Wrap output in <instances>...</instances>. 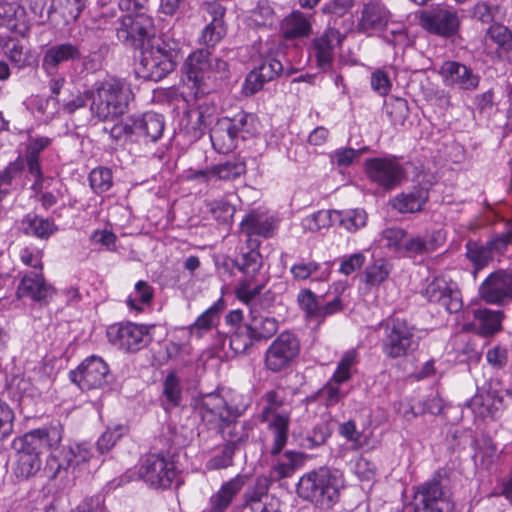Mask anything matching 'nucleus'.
Segmentation results:
<instances>
[{
	"instance_id": "de8ad7c7",
	"label": "nucleus",
	"mask_w": 512,
	"mask_h": 512,
	"mask_svg": "<svg viewBox=\"0 0 512 512\" xmlns=\"http://www.w3.org/2000/svg\"><path fill=\"white\" fill-rule=\"evenodd\" d=\"M338 434L345 438L351 445L352 450H359L367 444V438L363 432L357 428L354 420H348L339 424Z\"/></svg>"
},
{
	"instance_id": "f03ea898",
	"label": "nucleus",
	"mask_w": 512,
	"mask_h": 512,
	"mask_svg": "<svg viewBox=\"0 0 512 512\" xmlns=\"http://www.w3.org/2000/svg\"><path fill=\"white\" fill-rule=\"evenodd\" d=\"M344 488L345 478L340 470L321 467L301 476L297 492L301 498L316 506L329 509L339 501Z\"/></svg>"
},
{
	"instance_id": "2eb2a0df",
	"label": "nucleus",
	"mask_w": 512,
	"mask_h": 512,
	"mask_svg": "<svg viewBox=\"0 0 512 512\" xmlns=\"http://www.w3.org/2000/svg\"><path fill=\"white\" fill-rule=\"evenodd\" d=\"M438 73L446 87L462 91L476 90L481 79L470 67L453 60L444 61Z\"/></svg>"
},
{
	"instance_id": "3c124183",
	"label": "nucleus",
	"mask_w": 512,
	"mask_h": 512,
	"mask_svg": "<svg viewBox=\"0 0 512 512\" xmlns=\"http://www.w3.org/2000/svg\"><path fill=\"white\" fill-rule=\"evenodd\" d=\"M391 265L384 259H377L365 269L366 282L370 285H380L385 281L390 272Z\"/></svg>"
},
{
	"instance_id": "dca6fc26",
	"label": "nucleus",
	"mask_w": 512,
	"mask_h": 512,
	"mask_svg": "<svg viewBox=\"0 0 512 512\" xmlns=\"http://www.w3.org/2000/svg\"><path fill=\"white\" fill-rule=\"evenodd\" d=\"M479 295L491 305L512 302V272L498 270L491 273L480 285Z\"/></svg>"
},
{
	"instance_id": "13d9d810",
	"label": "nucleus",
	"mask_w": 512,
	"mask_h": 512,
	"mask_svg": "<svg viewBox=\"0 0 512 512\" xmlns=\"http://www.w3.org/2000/svg\"><path fill=\"white\" fill-rule=\"evenodd\" d=\"M13 449H21L24 448L28 451L37 453V456L45 451L42 444L40 436L37 434L36 429H33L23 436L15 438L12 443Z\"/></svg>"
},
{
	"instance_id": "20e7f679",
	"label": "nucleus",
	"mask_w": 512,
	"mask_h": 512,
	"mask_svg": "<svg viewBox=\"0 0 512 512\" xmlns=\"http://www.w3.org/2000/svg\"><path fill=\"white\" fill-rule=\"evenodd\" d=\"M446 482V472L438 471L432 479L418 486L410 504L412 511L452 512L454 505Z\"/></svg>"
},
{
	"instance_id": "cd10ccee",
	"label": "nucleus",
	"mask_w": 512,
	"mask_h": 512,
	"mask_svg": "<svg viewBox=\"0 0 512 512\" xmlns=\"http://www.w3.org/2000/svg\"><path fill=\"white\" fill-rule=\"evenodd\" d=\"M241 232L247 237L251 246H257L258 243L253 239L255 236L264 238L273 235L275 226L271 218L266 215L252 212L244 217L240 224Z\"/></svg>"
},
{
	"instance_id": "69168bd1",
	"label": "nucleus",
	"mask_w": 512,
	"mask_h": 512,
	"mask_svg": "<svg viewBox=\"0 0 512 512\" xmlns=\"http://www.w3.org/2000/svg\"><path fill=\"white\" fill-rule=\"evenodd\" d=\"M209 207L213 217L223 223L230 222L235 213L234 206L224 199L212 201Z\"/></svg>"
},
{
	"instance_id": "7ed1b4c3",
	"label": "nucleus",
	"mask_w": 512,
	"mask_h": 512,
	"mask_svg": "<svg viewBox=\"0 0 512 512\" xmlns=\"http://www.w3.org/2000/svg\"><path fill=\"white\" fill-rule=\"evenodd\" d=\"M242 273L235 287L236 298L246 305H252L267 283V277L260 272L262 256L256 249L243 253L235 262Z\"/></svg>"
},
{
	"instance_id": "8fccbe9b",
	"label": "nucleus",
	"mask_w": 512,
	"mask_h": 512,
	"mask_svg": "<svg viewBox=\"0 0 512 512\" xmlns=\"http://www.w3.org/2000/svg\"><path fill=\"white\" fill-rule=\"evenodd\" d=\"M254 117L245 112L237 113L233 118H229L230 128L237 139L245 140L254 132Z\"/></svg>"
},
{
	"instance_id": "9b49d317",
	"label": "nucleus",
	"mask_w": 512,
	"mask_h": 512,
	"mask_svg": "<svg viewBox=\"0 0 512 512\" xmlns=\"http://www.w3.org/2000/svg\"><path fill=\"white\" fill-rule=\"evenodd\" d=\"M109 342L125 352H137L149 344V329L131 322L110 325L107 328Z\"/></svg>"
},
{
	"instance_id": "a19ab883",
	"label": "nucleus",
	"mask_w": 512,
	"mask_h": 512,
	"mask_svg": "<svg viewBox=\"0 0 512 512\" xmlns=\"http://www.w3.org/2000/svg\"><path fill=\"white\" fill-rule=\"evenodd\" d=\"M336 223L349 232H356L367 224V213L361 208L344 211L334 210Z\"/></svg>"
},
{
	"instance_id": "e433bc0d",
	"label": "nucleus",
	"mask_w": 512,
	"mask_h": 512,
	"mask_svg": "<svg viewBox=\"0 0 512 512\" xmlns=\"http://www.w3.org/2000/svg\"><path fill=\"white\" fill-rule=\"evenodd\" d=\"M14 450L16 451L15 476L24 480L36 475L42 465L41 457L37 456V453L24 448Z\"/></svg>"
},
{
	"instance_id": "9d476101",
	"label": "nucleus",
	"mask_w": 512,
	"mask_h": 512,
	"mask_svg": "<svg viewBox=\"0 0 512 512\" xmlns=\"http://www.w3.org/2000/svg\"><path fill=\"white\" fill-rule=\"evenodd\" d=\"M177 473L175 463L160 454L146 455L138 468L139 477L152 488L170 487Z\"/></svg>"
},
{
	"instance_id": "338daca9",
	"label": "nucleus",
	"mask_w": 512,
	"mask_h": 512,
	"mask_svg": "<svg viewBox=\"0 0 512 512\" xmlns=\"http://www.w3.org/2000/svg\"><path fill=\"white\" fill-rule=\"evenodd\" d=\"M251 19L257 26L272 25L274 21V11L268 2L260 1L251 12Z\"/></svg>"
},
{
	"instance_id": "864d4df0",
	"label": "nucleus",
	"mask_w": 512,
	"mask_h": 512,
	"mask_svg": "<svg viewBox=\"0 0 512 512\" xmlns=\"http://www.w3.org/2000/svg\"><path fill=\"white\" fill-rule=\"evenodd\" d=\"M466 249L467 258L473 263L476 271L485 267L492 259V254L488 246L469 241L466 244Z\"/></svg>"
},
{
	"instance_id": "4468645a",
	"label": "nucleus",
	"mask_w": 512,
	"mask_h": 512,
	"mask_svg": "<svg viewBox=\"0 0 512 512\" xmlns=\"http://www.w3.org/2000/svg\"><path fill=\"white\" fill-rule=\"evenodd\" d=\"M423 296L432 303L443 306L449 313H456L462 308V298L455 282L445 277H436L427 284Z\"/></svg>"
},
{
	"instance_id": "ea45409f",
	"label": "nucleus",
	"mask_w": 512,
	"mask_h": 512,
	"mask_svg": "<svg viewBox=\"0 0 512 512\" xmlns=\"http://www.w3.org/2000/svg\"><path fill=\"white\" fill-rule=\"evenodd\" d=\"M22 225L25 234L41 239H47L57 231V226L53 221L35 214H28L23 219Z\"/></svg>"
},
{
	"instance_id": "680f3d73",
	"label": "nucleus",
	"mask_w": 512,
	"mask_h": 512,
	"mask_svg": "<svg viewBox=\"0 0 512 512\" xmlns=\"http://www.w3.org/2000/svg\"><path fill=\"white\" fill-rule=\"evenodd\" d=\"M124 433L125 427L122 425H116L113 428H107V430L100 436L97 441V450L101 454L108 452Z\"/></svg>"
},
{
	"instance_id": "f3484780",
	"label": "nucleus",
	"mask_w": 512,
	"mask_h": 512,
	"mask_svg": "<svg viewBox=\"0 0 512 512\" xmlns=\"http://www.w3.org/2000/svg\"><path fill=\"white\" fill-rule=\"evenodd\" d=\"M261 421L267 424L266 432L261 438L262 449L271 456H276L288 442L290 415H274Z\"/></svg>"
},
{
	"instance_id": "603ef678",
	"label": "nucleus",
	"mask_w": 512,
	"mask_h": 512,
	"mask_svg": "<svg viewBox=\"0 0 512 512\" xmlns=\"http://www.w3.org/2000/svg\"><path fill=\"white\" fill-rule=\"evenodd\" d=\"M163 395L170 407L179 405L182 396L181 381L174 372L169 373L163 382Z\"/></svg>"
},
{
	"instance_id": "bf43d9fd",
	"label": "nucleus",
	"mask_w": 512,
	"mask_h": 512,
	"mask_svg": "<svg viewBox=\"0 0 512 512\" xmlns=\"http://www.w3.org/2000/svg\"><path fill=\"white\" fill-rule=\"evenodd\" d=\"M487 36L501 50L506 52L512 50V34L506 26L500 24L492 25L487 31Z\"/></svg>"
},
{
	"instance_id": "79ce46f5",
	"label": "nucleus",
	"mask_w": 512,
	"mask_h": 512,
	"mask_svg": "<svg viewBox=\"0 0 512 512\" xmlns=\"http://www.w3.org/2000/svg\"><path fill=\"white\" fill-rule=\"evenodd\" d=\"M219 322V309L216 305L209 307L204 311L196 321L189 327L190 335L198 339L217 326Z\"/></svg>"
},
{
	"instance_id": "f704fd0d",
	"label": "nucleus",
	"mask_w": 512,
	"mask_h": 512,
	"mask_svg": "<svg viewBox=\"0 0 512 512\" xmlns=\"http://www.w3.org/2000/svg\"><path fill=\"white\" fill-rule=\"evenodd\" d=\"M504 313L501 310L477 309L474 311L475 326L482 336H491L502 329Z\"/></svg>"
},
{
	"instance_id": "37998d69",
	"label": "nucleus",
	"mask_w": 512,
	"mask_h": 512,
	"mask_svg": "<svg viewBox=\"0 0 512 512\" xmlns=\"http://www.w3.org/2000/svg\"><path fill=\"white\" fill-rule=\"evenodd\" d=\"M358 357V352L355 349H350L344 352L341 359L337 363L336 369L331 378H333L334 381L341 383L348 382L356 370Z\"/></svg>"
},
{
	"instance_id": "052dcab7",
	"label": "nucleus",
	"mask_w": 512,
	"mask_h": 512,
	"mask_svg": "<svg viewBox=\"0 0 512 512\" xmlns=\"http://www.w3.org/2000/svg\"><path fill=\"white\" fill-rule=\"evenodd\" d=\"M255 342L250 333L244 330V326L238 329L229 338V347L235 354L247 353Z\"/></svg>"
},
{
	"instance_id": "58836bf2",
	"label": "nucleus",
	"mask_w": 512,
	"mask_h": 512,
	"mask_svg": "<svg viewBox=\"0 0 512 512\" xmlns=\"http://www.w3.org/2000/svg\"><path fill=\"white\" fill-rule=\"evenodd\" d=\"M282 32L287 39L308 36L311 32L310 18L300 11H293L285 18Z\"/></svg>"
},
{
	"instance_id": "39448f33",
	"label": "nucleus",
	"mask_w": 512,
	"mask_h": 512,
	"mask_svg": "<svg viewBox=\"0 0 512 512\" xmlns=\"http://www.w3.org/2000/svg\"><path fill=\"white\" fill-rule=\"evenodd\" d=\"M141 50L139 74L143 78L157 82L174 70L179 51L176 43L161 40Z\"/></svg>"
},
{
	"instance_id": "f8f14e48",
	"label": "nucleus",
	"mask_w": 512,
	"mask_h": 512,
	"mask_svg": "<svg viewBox=\"0 0 512 512\" xmlns=\"http://www.w3.org/2000/svg\"><path fill=\"white\" fill-rule=\"evenodd\" d=\"M365 168L368 178L386 190L400 185L405 177L403 166L394 156L369 158L365 161Z\"/></svg>"
},
{
	"instance_id": "c9c22d12",
	"label": "nucleus",
	"mask_w": 512,
	"mask_h": 512,
	"mask_svg": "<svg viewBox=\"0 0 512 512\" xmlns=\"http://www.w3.org/2000/svg\"><path fill=\"white\" fill-rule=\"evenodd\" d=\"M428 200V191L414 188L408 193H401L391 200L392 207L400 213H415L422 209Z\"/></svg>"
},
{
	"instance_id": "412c9836",
	"label": "nucleus",
	"mask_w": 512,
	"mask_h": 512,
	"mask_svg": "<svg viewBox=\"0 0 512 512\" xmlns=\"http://www.w3.org/2000/svg\"><path fill=\"white\" fill-rule=\"evenodd\" d=\"M0 25L25 36L30 30L31 22L18 0H0Z\"/></svg>"
},
{
	"instance_id": "423d86ee",
	"label": "nucleus",
	"mask_w": 512,
	"mask_h": 512,
	"mask_svg": "<svg viewBox=\"0 0 512 512\" xmlns=\"http://www.w3.org/2000/svg\"><path fill=\"white\" fill-rule=\"evenodd\" d=\"M183 72L187 81L196 89L195 96L204 93L206 81L212 78H225L228 65L225 61L212 56L209 51L200 49L192 52L186 59Z\"/></svg>"
},
{
	"instance_id": "0eeeda50",
	"label": "nucleus",
	"mask_w": 512,
	"mask_h": 512,
	"mask_svg": "<svg viewBox=\"0 0 512 512\" xmlns=\"http://www.w3.org/2000/svg\"><path fill=\"white\" fill-rule=\"evenodd\" d=\"M418 347L415 328L406 320L394 318L385 325L382 352L390 359L404 358Z\"/></svg>"
},
{
	"instance_id": "2f4dec72",
	"label": "nucleus",
	"mask_w": 512,
	"mask_h": 512,
	"mask_svg": "<svg viewBox=\"0 0 512 512\" xmlns=\"http://www.w3.org/2000/svg\"><path fill=\"white\" fill-rule=\"evenodd\" d=\"M279 328L278 320L274 317L256 314L251 311L249 323L244 325V330L250 333L255 341L267 340L271 338Z\"/></svg>"
},
{
	"instance_id": "72a5a7b5",
	"label": "nucleus",
	"mask_w": 512,
	"mask_h": 512,
	"mask_svg": "<svg viewBox=\"0 0 512 512\" xmlns=\"http://www.w3.org/2000/svg\"><path fill=\"white\" fill-rule=\"evenodd\" d=\"M246 166L243 161L234 160L213 166L209 170H200L195 172L194 178H203L210 180L212 178L220 180H233L245 172Z\"/></svg>"
},
{
	"instance_id": "09e8293b",
	"label": "nucleus",
	"mask_w": 512,
	"mask_h": 512,
	"mask_svg": "<svg viewBox=\"0 0 512 512\" xmlns=\"http://www.w3.org/2000/svg\"><path fill=\"white\" fill-rule=\"evenodd\" d=\"M331 436L328 424L321 422L316 424L301 440V446L305 449H315L325 444Z\"/></svg>"
},
{
	"instance_id": "6e6d98bb",
	"label": "nucleus",
	"mask_w": 512,
	"mask_h": 512,
	"mask_svg": "<svg viewBox=\"0 0 512 512\" xmlns=\"http://www.w3.org/2000/svg\"><path fill=\"white\" fill-rule=\"evenodd\" d=\"M406 237L407 234L405 230L401 228L392 227L383 230L381 241L391 251L398 254H403L404 242L406 240Z\"/></svg>"
},
{
	"instance_id": "393cba45",
	"label": "nucleus",
	"mask_w": 512,
	"mask_h": 512,
	"mask_svg": "<svg viewBox=\"0 0 512 512\" xmlns=\"http://www.w3.org/2000/svg\"><path fill=\"white\" fill-rule=\"evenodd\" d=\"M53 294V288L46 283L41 272L25 274L17 289L19 298L29 297L36 302H46Z\"/></svg>"
},
{
	"instance_id": "473e14b6",
	"label": "nucleus",
	"mask_w": 512,
	"mask_h": 512,
	"mask_svg": "<svg viewBox=\"0 0 512 512\" xmlns=\"http://www.w3.org/2000/svg\"><path fill=\"white\" fill-rule=\"evenodd\" d=\"M230 127L229 118H222L211 129L210 140L213 148L219 153H228L237 146L238 139Z\"/></svg>"
},
{
	"instance_id": "49530a36",
	"label": "nucleus",
	"mask_w": 512,
	"mask_h": 512,
	"mask_svg": "<svg viewBox=\"0 0 512 512\" xmlns=\"http://www.w3.org/2000/svg\"><path fill=\"white\" fill-rule=\"evenodd\" d=\"M36 431L40 436L41 444L45 451L56 450L63 440L64 430L60 423H52L50 425L37 428Z\"/></svg>"
},
{
	"instance_id": "4d7b16f0",
	"label": "nucleus",
	"mask_w": 512,
	"mask_h": 512,
	"mask_svg": "<svg viewBox=\"0 0 512 512\" xmlns=\"http://www.w3.org/2000/svg\"><path fill=\"white\" fill-rule=\"evenodd\" d=\"M334 223V211L328 210H319L303 220V226L311 231H318Z\"/></svg>"
},
{
	"instance_id": "b1692460",
	"label": "nucleus",
	"mask_w": 512,
	"mask_h": 512,
	"mask_svg": "<svg viewBox=\"0 0 512 512\" xmlns=\"http://www.w3.org/2000/svg\"><path fill=\"white\" fill-rule=\"evenodd\" d=\"M247 476L238 474L234 478L224 482L219 490L209 499L208 512H226L235 496L246 484Z\"/></svg>"
},
{
	"instance_id": "c03bdc74",
	"label": "nucleus",
	"mask_w": 512,
	"mask_h": 512,
	"mask_svg": "<svg viewBox=\"0 0 512 512\" xmlns=\"http://www.w3.org/2000/svg\"><path fill=\"white\" fill-rule=\"evenodd\" d=\"M153 295L152 286L146 281L140 280L135 284L134 291L129 294L126 302L129 308L142 311L145 306L150 305Z\"/></svg>"
},
{
	"instance_id": "c85d7f7f",
	"label": "nucleus",
	"mask_w": 512,
	"mask_h": 512,
	"mask_svg": "<svg viewBox=\"0 0 512 512\" xmlns=\"http://www.w3.org/2000/svg\"><path fill=\"white\" fill-rule=\"evenodd\" d=\"M275 457L270 471L271 478L275 480L291 477L296 470L304 466L307 459L304 453L293 450L279 453Z\"/></svg>"
},
{
	"instance_id": "bb28decb",
	"label": "nucleus",
	"mask_w": 512,
	"mask_h": 512,
	"mask_svg": "<svg viewBox=\"0 0 512 512\" xmlns=\"http://www.w3.org/2000/svg\"><path fill=\"white\" fill-rule=\"evenodd\" d=\"M134 132L137 138H143L146 142H156L165 129L163 115L155 112H147L142 117H133Z\"/></svg>"
},
{
	"instance_id": "774afa93",
	"label": "nucleus",
	"mask_w": 512,
	"mask_h": 512,
	"mask_svg": "<svg viewBox=\"0 0 512 512\" xmlns=\"http://www.w3.org/2000/svg\"><path fill=\"white\" fill-rule=\"evenodd\" d=\"M509 244H512V220L507 221L506 231L493 237L487 246L492 254L493 252L502 253Z\"/></svg>"
},
{
	"instance_id": "a211bd4d",
	"label": "nucleus",
	"mask_w": 512,
	"mask_h": 512,
	"mask_svg": "<svg viewBox=\"0 0 512 512\" xmlns=\"http://www.w3.org/2000/svg\"><path fill=\"white\" fill-rule=\"evenodd\" d=\"M420 24L430 33L450 37L457 32L459 19L455 11L436 7L421 13Z\"/></svg>"
},
{
	"instance_id": "4be33fe9",
	"label": "nucleus",
	"mask_w": 512,
	"mask_h": 512,
	"mask_svg": "<svg viewBox=\"0 0 512 512\" xmlns=\"http://www.w3.org/2000/svg\"><path fill=\"white\" fill-rule=\"evenodd\" d=\"M80 47L71 42H63L48 47L42 58V68L49 74L55 73L60 65L81 59Z\"/></svg>"
},
{
	"instance_id": "c756f323",
	"label": "nucleus",
	"mask_w": 512,
	"mask_h": 512,
	"mask_svg": "<svg viewBox=\"0 0 512 512\" xmlns=\"http://www.w3.org/2000/svg\"><path fill=\"white\" fill-rule=\"evenodd\" d=\"M208 12L212 16L211 22L203 29L200 42L207 46H215L226 34V26L223 21L225 8L213 3L208 6Z\"/></svg>"
},
{
	"instance_id": "e2e57ef3",
	"label": "nucleus",
	"mask_w": 512,
	"mask_h": 512,
	"mask_svg": "<svg viewBox=\"0 0 512 512\" xmlns=\"http://www.w3.org/2000/svg\"><path fill=\"white\" fill-rule=\"evenodd\" d=\"M435 250V245L432 240L426 239L422 236H415L407 238L404 242L403 254H424Z\"/></svg>"
},
{
	"instance_id": "6ab92c4d",
	"label": "nucleus",
	"mask_w": 512,
	"mask_h": 512,
	"mask_svg": "<svg viewBox=\"0 0 512 512\" xmlns=\"http://www.w3.org/2000/svg\"><path fill=\"white\" fill-rule=\"evenodd\" d=\"M197 407L202 419L209 423L218 420L230 422L241 414L238 408L229 406L218 393H209L202 396L198 400Z\"/></svg>"
},
{
	"instance_id": "a878e982",
	"label": "nucleus",
	"mask_w": 512,
	"mask_h": 512,
	"mask_svg": "<svg viewBox=\"0 0 512 512\" xmlns=\"http://www.w3.org/2000/svg\"><path fill=\"white\" fill-rule=\"evenodd\" d=\"M467 406L477 418H495L503 409V398L495 391H479L474 395Z\"/></svg>"
},
{
	"instance_id": "0e129e2a",
	"label": "nucleus",
	"mask_w": 512,
	"mask_h": 512,
	"mask_svg": "<svg viewBox=\"0 0 512 512\" xmlns=\"http://www.w3.org/2000/svg\"><path fill=\"white\" fill-rule=\"evenodd\" d=\"M23 169V161L10 163L4 170L0 171V201L9 193V186L14 176Z\"/></svg>"
},
{
	"instance_id": "5701e85b",
	"label": "nucleus",
	"mask_w": 512,
	"mask_h": 512,
	"mask_svg": "<svg viewBox=\"0 0 512 512\" xmlns=\"http://www.w3.org/2000/svg\"><path fill=\"white\" fill-rule=\"evenodd\" d=\"M342 40L343 36L334 28L326 29L321 36L314 40L313 55L321 69L330 68L335 56V49L341 45Z\"/></svg>"
},
{
	"instance_id": "1a4fd4ad",
	"label": "nucleus",
	"mask_w": 512,
	"mask_h": 512,
	"mask_svg": "<svg viewBox=\"0 0 512 512\" xmlns=\"http://www.w3.org/2000/svg\"><path fill=\"white\" fill-rule=\"evenodd\" d=\"M300 353V341L291 332H282L269 345L264 355L265 368L273 373L286 370Z\"/></svg>"
},
{
	"instance_id": "7c9ffc66",
	"label": "nucleus",
	"mask_w": 512,
	"mask_h": 512,
	"mask_svg": "<svg viewBox=\"0 0 512 512\" xmlns=\"http://www.w3.org/2000/svg\"><path fill=\"white\" fill-rule=\"evenodd\" d=\"M92 458L93 451L89 444L78 443L70 445L63 452V459L58 464V470L65 469L72 472L82 470Z\"/></svg>"
},
{
	"instance_id": "5fc2aeb1",
	"label": "nucleus",
	"mask_w": 512,
	"mask_h": 512,
	"mask_svg": "<svg viewBox=\"0 0 512 512\" xmlns=\"http://www.w3.org/2000/svg\"><path fill=\"white\" fill-rule=\"evenodd\" d=\"M89 181L95 193L107 192L113 185L112 172L105 167L95 168L90 172Z\"/></svg>"
},
{
	"instance_id": "ddd939ff",
	"label": "nucleus",
	"mask_w": 512,
	"mask_h": 512,
	"mask_svg": "<svg viewBox=\"0 0 512 512\" xmlns=\"http://www.w3.org/2000/svg\"><path fill=\"white\" fill-rule=\"evenodd\" d=\"M69 377L81 390L100 389L108 383L109 367L101 357L93 355L71 371Z\"/></svg>"
},
{
	"instance_id": "6e6552de",
	"label": "nucleus",
	"mask_w": 512,
	"mask_h": 512,
	"mask_svg": "<svg viewBox=\"0 0 512 512\" xmlns=\"http://www.w3.org/2000/svg\"><path fill=\"white\" fill-rule=\"evenodd\" d=\"M116 30L120 41L136 49L145 47L155 36L154 20L147 12L123 16Z\"/></svg>"
},
{
	"instance_id": "aec40b11",
	"label": "nucleus",
	"mask_w": 512,
	"mask_h": 512,
	"mask_svg": "<svg viewBox=\"0 0 512 512\" xmlns=\"http://www.w3.org/2000/svg\"><path fill=\"white\" fill-rule=\"evenodd\" d=\"M49 378L42 372L41 368H34L21 375L13 376L8 389L14 397H35L48 384Z\"/></svg>"
},
{
	"instance_id": "4c0bfd02",
	"label": "nucleus",
	"mask_w": 512,
	"mask_h": 512,
	"mask_svg": "<svg viewBox=\"0 0 512 512\" xmlns=\"http://www.w3.org/2000/svg\"><path fill=\"white\" fill-rule=\"evenodd\" d=\"M389 18L386 8L377 2H371L364 6L359 26L363 31L383 28Z\"/></svg>"
},
{
	"instance_id": "f257e3e1",
	"label": "nucleus",
	"mask_w": 512,
	"mask_h": 512,
	"mask_svg": "<svg viewBox=\"0 0 512 512\" xmlns=\"http://www.w3.org/2000/svg\"><path fill=\"white\" fill-rule=\"evenodd\" d=\"M87 94L91 99V112L103 121L114 120L125 114L134 99L130 84L114 77L96 82Z\"/></svg>"
},
{
	"instance_id": "a18cd8bd",
	"label": "nucleus",
	"mask_w": 512,
	"mask_h": 512,
	"mask_svg": "<svg viewBox=\"0 0 512 512\" xmlns=\"http://www.w3.org/2000/svg\"><path fill=\"white\" fill-rule=\"evenodd\" d=\"M243 440V437L237 439L230 438L222 448L219 454L212 456L205 467L207 470H219L227 468L233 464V457L235 454L236 444Z\"/></svg>"
}]
</instances>
